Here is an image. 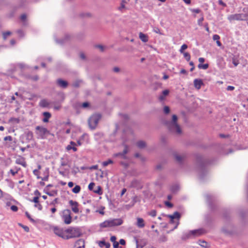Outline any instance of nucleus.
<instances>
[{
    "label": "nucleus",
    "mask_w": 248,
    "mask_h": 248,
    "mask_svg": "<svg viewBox=\"0 0 248 248\" xmlns=\"http://www.w3.org/2000/svg\"><path fill=\"white\" fill-rule=\"evenodd\" d=\"M177 121L178 117L176 115L173 114L171 120L165 121L163 124L171 133L180 135L182 134V131L180 125L177 123Z\"/></svg>",
    "instance_id": "obj_1"
},
{
    "label": "nucleus",
    "mask_w": 248,
    "mask_h": 248,
    "mask_svg": "<svg viewBox=\"0 0 248 248\" xmlns=\"http://www.w3.org/2000/svg\"><path fill=\"white\" fill-rule=\"evenodd\" d=\"M66 235L65 239H69L72 238L80 237L82 233L79 229L78 228L70 227L65 230Z\"/></svg>",
    "instance_id": "obj_2"
},
{
    "label": "nucleus",
    "mask_w": 248,
    "mask_h": 248,
    "mask_svg": "<svg viewBox=\"0 0 248 248\" xmlns=\"http://www.w3.org/2000/svg\"><path fill=\"white\" fill-rule=\"evenodd\" d=\"M123 223V220L121 218H116L111 220H108L100 223V226L101 228L111 227L121 225Z\"/></svg>",
    "instance_id": "obj_3"
},
{
    "label": "nucleus",
    "mask_w": 248,
    "mask_h": 248,
    "mask_svg": "<svg viewBox=\"0 0 248 248\" xmlns=\"http://www.w3.org/2000/svg\"><path fill=\"white\" fill-rule=\"evenodd\" d=\"M101 118V115L100 114H93L90 116L88 120L89 127L92 130L94 129Z\"/></svg>",
    "instance_id": "obj_4"
},
{
    "label": "nucleus",
    "mask_w": 248,
    "mask_h": 248,
    "mask_svg": "<svg viewBox=\"0 0 248 248\" xmlns=\"http://www.w3.org/2000/svg\"><path fill=\"white\" fill-rule=\"evenodd\" d=\"M35 133L37 135L38 139H44L47 135L50 134L49 131L43 126H37L35 127Z\"/></svg>",
    "instance_id": "obj_5"
},
{
    "label": "nucleus",
    "mask_w": 248,
    "mask_h": 248,
    "mask_svg": "<svg viewBox=\"0 0 248 248\" xmlns=\"http://www.w3.org/2000/svg\"><path fill=\"white\" fill-rule=\"evenodd\" d=\"M228 19L230 21L234 20H246L248 19V15L246 14H236L228 16Z\"/></svg>",
    "instance_id": "obj_6"
},
{
    "label": "nucleus",
    "mask_w": 248,
    "mask_h": 248,
    "mask_svg": "<svg viewBox=\"0 0 248 248\" xmlns=\"http://www.w3.org/2000/svg\"><path fill=\"white\" fill-rule=\"evenodd\" d=\"M62 216V219L65 224H69L72 221V217L71 216V211L69 209H65L63 211Z\"/></svg>",
    "instance_id": "obj_7"
},
{
    "label": "nucleus",
    "mask_w": 248,
    "mask_h": 248,
    "mask_svg": "<svg viewBox=\"0 0 248 248\" xmlns=\"http://www.w3.org/2000/svg\"><path fill=\"white\" fill-rule=\"evenodd\" d=\"M54 232L57 235L65 239V237H66L65 230L63 231L62 229L58 228V227H55L54 228Z\"/></svg>",
    "instance_id": "obj_8"
},
{
    "label": "nucleus",
    "mask_w": 248,
    "mask_h": 248,
    "mask_svg": "<svg viewBox=\"0 0 248 248\" xmlns=\"http://www.w3.org/2000/svg\"><path fill=\"white\" fill-rule=\"evenodd\" d=\"M205 233V231L203 229H199L191 231L192 237H196L202 235Z\"/></svg>",
    "instance_id": "obj_9"
},
{
    "label": "nucleus",
    "mask_w": 248,
    "mask_h": 248,
    "mask_svg": "<svg viewBox=\"0 0 248 248\" xmlns=\"http://www.w3.org/2000/svg\"><path fill=\"white\" fill-rule=\"evenodd\" d=\"M69 203L71 206V209L73 212L76 214L78 213L79 212L78 202L76 201L70 200L69 201Z\"/></svg>",
    "instance_id": "obj_10"
},
{
    "label": "nucleus",
    "mask_w": 248,
    "mask_h": 248,
    "mask_svg": "<svg viewBox=\"0 0 248 248\" xmlns=\"http://www.w3.org/2000/svg\"><path fill=\"white\" fill-rule=\"evenodd\" d=\"M124 149L122 153H118L114 155V156H121L123 159H126V156L125 155L128 152V146L126 144H124Z\"/></svg>",
    "instance_id": "obj_11"
},
{
    "label": "nucleus",
    "mask_w": 248,
    "mask_h": 248,
    "mask_svg": "<svg viewBox=\"0 0 248 248\" xmlns=\"http://www.w3.org/2000/svg\"><path fill=\"white\" fill-rule=\"evenodd\" d=\"M16 163L17 164L21 165L24 167H26L27 166V163L25 161V158L21 156H19L16 159Z\"/></svg>",
    "instance_id": "obj_12"
},
{
    "label": "nucleus",
    "mask_w": 248,
    "mask_h": 248,
    "mask_svg": "<svg viewBox=\"0 0 248 248\" xmlns=\"http://www.w3.org/2000/svg\"><path fill=\"white\" fill-rule=\"evenodd\" d=\"M193 83L195 88L197 90L201 89V86L204 84L202 80L201 79H194Z\"/></svg>",
    "instance_id": "obj_13"
},
{
    "label": "nucleus",
    "mask_w": 248,
    "mask_h": 248,
    "mask_svg": "<svg viewBox=\"0 0 248 248\" xmlns=\"http://www.w3.org/2000/svg\"><path fill=\"white\" fill-rule=\"evenodd\" d=\"M57 84L62 88H66L68 85V82L66 81L63 80L61 78L57 80Z\"/></svg>",
    "instance_id": "obj_14"
},
{
    "label": "nucleus",
    "mask_w": 248,
    "mask_h": 248,
    "mask_svg": "<svg viewBox=\"0 0 248 248\" xmlns=\"http://www.w3.org/2000/svg\"><path fill=\"white\" fill-rule=\"evenodd\" d=\"M168 217L170 219V221L172 222L174 219H179L180 214L178 212H175L172 215H168Z\"/></svg>",
    "instance_id": "obj_15"
},
{
    "label": "nucleus",
    "mask_w": 248,
    "mask_h": 248,
    "mask_svg": "<svg viewBox=\"0 0 248 248\" xmlns=\"http://www.w3.org/2000/svg\"><path fill=\"white\" fill-rule=\"evenodd\" d=\"M170 91L169 90H165L162 92V94L159 96L158 99L160 101H162L165 100V97L168 95Z\"/></svg>",
    "instance_id": "obj_16"
},
{
    "label": "nucleus",
    "mask_w": 248,
    "mask_h": 248,
    "mask_svg": "<svg viewBox=\"0 0 248 248\" xmlns=\"http://www.w3.org/2000/svg\"><path fill=\"white\" fill-rule=\"evenodd\" d=\"M137 222L136 225L140 228H143L145 226L144 221L143 218L140 217H138L137 218Z\"/></svg>",
    "instance_id": "obj_17"
},
{
    "label": "nucleus",
    "mask_w": 248,
    "mask_h": 248,
    "mask_svg": "<svg viewBox=\"0 0 248 248\" xmlns=\"http://www.w3.org/2000/svg\"><path fill=\"white\" fill-rule=\"evenodd\" d=\"M84 246H85V242H84V240L82 239H79L78 240L75 244V247H77L78 248H79V247L84 248Z\"/></svg>",
    "instance_id": "obj_18"
},
{
    "label": "nucleus",
    "mask_w": 248,
    "mask_h": 248,
    "mask_svg": "<svg viewBox=\"0 0 248 248\" xmlns=\"http://www.w3.org/2000/svg\"><path fill=\"white\" fill-rule=\"evenodd\" d=\"M44 118L42 120L43 122L44 123H47L48 122L49 119L51 117V114L48 112H44L43 113Z\"/></svg>",
    "instance_id": "obj_19"
},
{
    "label": "nucleus",
    "mask_w": 248,
    "mask_h": 248,
    "mask_svg": "<svg viewBox=\"0 0 248 248\" xmlns=\"http://www.w3.org/2000/svg\"><path fill=\"white\" fill-rule=\"evenodd\" d=\"M139 38L142 42L144 43H146L148 41V36L142 32H140L139 33Z\"/></svg>",
    "instance_id": "obj_20"
},
{
    "label": "nucleus",
    "mask_w": 248,
    "mask_h": 248,
    "mask_svg": "<svg viewBox=\"0 0 248 248\" xmlns=\"http://www.w3.org/2000/svg\"><path fill=\"white\" fill-rule=\"evenodd\" d=\"M98 245L99 247L101 248H102L105 246L106 248H109L110 247V244L109 243H106L104 241H99L98 243Z\"/></svg>",
    "instance_id": "obj_21"
},
{
    "label": "nucleus",
    "mask_w": 248,
    "mask_h": 248,
    "mask_svg": "<svg viewBox=\"0 0 248 248\" xmlns=\"http://www.w3.org/2000/svg\"><path fill=\"white\" fill-rule=\"evenodd\" d=\"M192 237V234L191 233V231L188 232L184 233L182 237V239L186 240L187 239L191 238Z\"/></svg>",
    "instance_id": "obj_22"
},
{
    "label": "nucleus",
    "mask_w": 248,
    "mask_h": 248,
    "mask_svg": "<svg viewBox=\"0 0 248 248\" xmlns=\"http://www.w3.org/2000/svg\"><path fill=\"white\" fill-rule=\"evenodd\" d=\"M137 145L139 148L142 149L146 147V143L143 140H140L137 142Z\"/></svg>",
    "instance_id": "obj_23"
},
{
    "label": "nucleus",
    "mask_w": 248,
    "mask_h": 248,
    "mask_svg": "<svg viewBox=\"0 0 248 248\" xmlns=\"http://www.w3.org/2000/svg\"><path fill=\"white\" fill-rule=\"evenodd\" d=\"M20 170V168L16 167L14 169H11L10 170V172L12 174L13 176H15L19 170Z\"/></svg>",
    "instance_id": "obj_24"
},
{
    "label": "nucleus",
    "mask_w": 248,
    "mask_h": 248,
    "mask_svg": "<svg viewBox=\"0 0 248 248\" xmlns=\"http://www.w3.org/2000/svg\"><path fill=\"white\" fill-rule=\"evenodd\" d=\"M198 244L201 247H203V248H208L209 247L207 243L204 240H199L198 241Z\"/></svg>",
    "instance_id": "obj_25"
},
{
    "label": "nucleus",
    "mask_w": 248,
    "mask_h": 248,
    "mask_svg": "<svg viewBox=\"0 0 248 248\" xmlns=\"http://www.w3.org/2000/svg\"><path fill=\"white\" fill-rule=\"evenodd\" d=\"M49 105L48 102L45 99L41 100L40 102V106L42 107H47Z\"/></svg>",
    "instance_id": "obj_26"
},
{
    "label": "nucleus",
    "mask_w": 248,
    "mask_h": 248,
    "mask_svg": "<svg viewBox=\"0 0 248 248\" xmlns=\"http://www.w3.org/2000/svg\"><path fill=\"white\" fill-rule=\"evenodd\" d=\"M9 122L13 124H18L20 122V120L19 118L12 117L9 119Z\"/></svg>",
    "instance_id": "obj_27"
},
{
    "label": "nucleus",
    "mask_w": 248,
    "mask_h": 248,
    "mask_svg": "<svg viewBox=\"0 0 248 248\" xmlns=\"http://www.w3.org/2000/svg\"><path fill=\"white\" fill-rule=\"evenodd\" d=\"M81 189V187L78 185H76L72 189V192L74 193H78Z\"/></svg>",
    "instance_id": "obj_28"
},
{
    "label": "nucleus",
    "mask_w": 248,
    "mask_h": 248,
    "mask_svg": "<svg viewBox=\"0 0 248 248\" xmlns=\"http://www.w3.org/2000/svg\"><path fill=\"white\" fill-rule=\"evenodd\" d=\"M198 67L199 69H207L208 67H209V65L207 63H205V64H202V63H199V65H198Z\"/></svg>",
    "instance_id": "obj_29"
},
{
    "label": "nucleus",
    "mask_w": 248,
    "mask_h": 248,
    "mask_svg": "<svg viewBox=\"0 0 248 248\" xmlns=\"http://www.w3.org/2000/svg\"><path fill=\"white\" fill-rule=\"evenodd\" d=\"M175 159L179 163H181L183 160L184 156L178 155H174Z\"/></svg>",
    "instance_id": "obj_30"
},
{
    "label": "nucleus",
    "mask_w": 248,
    "mask_h": 248,
    "mask_svg": "<svg viewBox=\"0 0 248 248\" xmlns=\"http://www.w3.org/2000/svg\"><path fill=\"white\" fill-rule=\"evenodd\" d=\"M93 192L95 193L101 195L102 194L101 187L100 186H97L96 189L93 190Z\"/></svg>",
    "instance_id": "obj_31"
},
{
    "label": "nucleus",
    "mask_w": 248,
    "mask_h": 248,
    "mask_svg": "<svg viewBox=\"0 0 248 248\" xmlns=\"http://www.w3.org/2000/svg\"><path fill=\"white\" fill-rule=\"evenodd\" d=\"M113 163V161L111 159H108L107 161H104L102 162V164L104 167H106L108 164H112Z\"/></svg>",
    "instance_id": "obj_32"
},
{
    "label": "nucleus",
    "mask_w": 248,
    "mask_h": 248,
    "mask_svg": "<svg viewBox=\"0 0 248 248\" xmlns=\"http://www.w3.org/2000/svg\"><path fill=\"white\" fill-rule=\"evenodd\" d=\"M164 113L166 114H169L170 112V108L168 106H165L163 108Z\"/></svg>",
    "instance_id": "obj_33"
},
{
    "label": "nucleus",
    "mask_w": 248,
    "mask_h": 248,
    "mask_svg": "<svg viewBox=\"0 0 248 248\" xmlns=\"http://www.w3.org/2000/svg\"><path fill=\"white\" fill-rule=\"evenodd\" d=\"M184 57L187 61H189L190 59V55L188 52H185L183 53Z\"/></svg>",
    "instance_id": "obj_34"
},
{
    "label": "nucleus",
    "mask_w": 248,
    "mask_h": 248,
    "mask_svg": "<svg viewBox=\"0 0 248 248\" xmlns=\"http://www.w3.org/2000/svg\"><path fill=\"white\" fill-rule=\"evenodd\" d=\"M187 48V46L186 44L183 45L181 46V48L180 49V53H184V50L186 49Z\"/></svg>",
    "instance_id": "obj_35"
},
{
    "label": "nucleus",
    "mask_w": 248,
    "mask_h": 248,
    "mask_svg": "<svg viewBox=\"0 0 248 248\" xmlns=\"http://www.w3.org/2000/svg\"><path fill=\"white\" fill-rule=\"evenodd\" d=\"M95 47L98 48L101 52H103L105 50V46L101 45H96L95 46Z\"/></svg>",
    "instance_id": "obj_36"
},
{
    "label": "nucleus",
    "mask_w": 248,
    "mask_h": 248,
    "mask_svg": "<svg viewBox=\"0 0 248 248\" xmlns=\"http://www.w3.org/2000/svg\"><path fill=\"white\" fill-rule=\"evenodd\" d=\"M71 145H73V146H75L76 145V143L73 142V141H71L70 142V145H68L67 147H66V149L69 151V150H70L72 149V147L71 146Z\"/></svg>",
    "instance_id": "obj_37"
},
{
    "label": "nucleus",
    "mask_w": 248,
    "mask_h": 248,
    "mask_svg": "<svg viewBox=\"0 0 248 248\" xmlns=\"http://www.w3.org/2000/svg\"><path fill=\"white\" fill-rule=\"evenodd\" d=\"M11 34V32L9 31L5 32L3 33V37L4 39H5L8 36Z\"/></svg>",
    "instance_id": "obj_38"
},
{
    "label": "nucleus",
    "mask_w": 248,
    "mask_h": 248,
    "mask_svg": "<svg viewBox=\"0 0 248 248\" xmlns=\"http://www.w3.org/2000/svg\"><path fill=\"white\" fill-rule=\"evenodd\" d=\"M126 3L125 0H122V2L121 6L119 8V10H122V9L125 8L124 3Z\"/></svg>",
    "instance_id": "obj_39"
},
{
    "label": "nucleus",
    "mask_w": 248,
    "mask_h": 248,
    "mask_svg": "<svg viewBox=\"0 0 248 248\" xmlns=\"http://www.w3.org/2000/svg\"><path fill=\"white\" fill-rule=\"evenodd\" d=\"M156 33L159 34L160 35H162L163 34L160 32V31L158 28H155L153 30Z\"/></svg>",
    "instance_id": "obj_40"
},
{
    "label": "nucleus",
    "mask_w": 248,
    "mask_h": 248,
    "mask_svg": "<svg viewBox=\"0 0 248 248\" xmlns=\"http://www.w3.org/2000/svg\"><path fill=\"white\" fill-rule=\"evenodd\" d=\"M156 212L155 210H152L149 213V215L153 217H154L156 216Z\"/></svg>",
    "instance_id": "obj_41"
},
{
    "label": "nucleus",
    "mask_w": 248,
    "mask_h": 248,
    "mask_svg": "<svg viewBox=\"0 0 248 248\" xmlns=\"http://www.w3.org/2000/svg\"><path fill=\"white\" fill-rule=\"evenodd\" d=\"M25 214H26V215L27 217H28V218H29V219L31 221V222H35L34 220L32 218H31V217L30 215L29 214V213H28V212H26L25 213Z\"/></svg>",
    "instance_id": "obj_42"
},
{
    "label": "nucleus",
    "mask_w": 248,
    "mask_h": 248,
    "mask_svg": "<svg viewBox=\"0 0 248 248\" xmlns=\"http://www.w3.org/2000/svg\"><path fill=\"white\" fill-rule=\"evenodd\" d=\"M94 186H95V184L94 183L92 182V183H90V184L88 186L89 189L90 190H92Z\"/></svg>",
    "instance_id": "obj_43"
},
{
    "label": "nucleus",
    "mask_w": 248,
    "mask_h": 248,
    "mask_svg": "<svg viewBox=\"0 0 248 248\" xmlns=\"http://www.w3.org/2000/svg\"><path fill=\"white\" fill-rule=\"evenodd\" d=\"M165 204L169 208H171L173 207V204L169 202H165Z\"/></svg>",
    "instance_id": "obj_44"
},
{
    "label": "nucleus",
    "mask_w": 248,
    "mask_h": 248,
    "mask_svg": "<svg viewBox=\"0 0 248 248\" xmlns=\"http://www.w3.org/2000/svg\"><path fill=\"white\" fill-rule=\"evenodd\" d=\"M10 208L14 212H16L18 210V207L16 205H12Z\"/></svg>",
    "instance_id": "obj_45"
},
{
    "label": "nucleus",
    "mask_w": 248,
    "mask_h": 248,
    "mask_svg": "<svg viewBox=\"0 0 248 248\" xmlns=\"http://www.w3.org/2000/svg\"><path fill=\"white\" fill-rule=\"evenodd\" d=\"M220 38V37L219 35H217V34H215L213 35V39L214 40H216V41H218V40Z\"/></svg>",
    "instance_id": "obj_46"
},
{
    "label": "nucleus",
    "mask_w": 248,
    "mask_h": 248,
    "mask_svg": "<svg viewBox=\"0 0 248 248\" xmlns=\"http://www.w3.org/2000/svg\"><path fill=\"white\" fill-rule=\"evenodd\" d=\"M23 229L26 232H28L29 231V228L27 226H24L21 224H19Z\"/></svg>",
    "instance_id": "obj_47"
},
{
    "label": "nucleus",
    "mask_w": 248,
    "mask_h": 248,
    "mask_svg": "<svg viewBox=\"0 0 248 248\" xmlns=\"http://www.w3.org/2000/svg\"><path fill=\"white\" fill-rule=\"evenodd\" d=\"M232 63L235 66H236L239 64V62L237 60H236L235 59H232Z\"/></svg>",
    "instance_id": "obj_48"
},
{
    "label": "nucleus",
    "mask_w": 248,
    "mask_h": 248,
    "mask_svg": "<svg viewBox=\"0 0 248 248\" xmlns=\"http://www.w3.org/2000/svg\"><path fill=\"white\" fill-rule=\"evenodd\" d=\"M82 108H85L89 106V103L88 102H84L81 105Z\"/></svg>",
    "instance_id": "obj_49"
},
{
    "label": "nucleus",
    "mask_w": 248,
    "mask_h": 248,
    "mask_svg": "<svg viewBox=\"0 0 248 248\" xmlns=\"http://www.w3.org/2000/svg\"><path fill=\"white\" fill-rule=\"evenodd\" d=\"M34 206H35V207L38 208V209L39 210H41L42 209V206L40 203H37L36 204H35Z\"/></svg>",
    "instance_id": "obj_50"
},
{
    "label": "nucleus",
    "mask_w": 248,
    "mask_h": 248,
    "mask_svg": "<svg viewBox=\"0 0 248 248\" xmlns=\"http://www.w3.org/2000/svg\"><path fill=\"white\" fill-rule=\"evenodd\" d=\"M160 240L162 242H165L167 241V238L165 236H162L160 237Z\"/></svg>",
    "instance_id": "obj_51"
},
{
    "label": "nucleus",
    "mask_w": 248,
    "mask_h": 248,
    "mask_svg": "<svg viewBox=\"0 0 248 248\" xmlns=\"http://www.w3.org/2000/svg\"><path fill=\"white\" fill-rule=\"evenodd\" d=\"M80 82L78 81L74 82L73 84V86L75 87H78L79 86Z\"/></svg>",
    "instance_id": "obj_52"
},
{
    "label": "nucleus",
    "mask_w": 248,
    "mask_h": 248,
    "mask_svg": "<svg viewBox=\"0 0 248 248\" xmlns=\"http://www.w3.org/2000/svg\"><path fill=\"white\" fill-rule=\"evenodd\" d=\"M203 21V17H202L201 18H200L198 20V23L199 25L201 26Z\"/></svg>",
    "instance_id": "obj_53"
},
{
    "label": "nucleus",
    "mask_w": 248,
    "mask_h": 248,
    "mask_svg": "<svg viewBox=\"0 0 248 248\" xmlns=\"http://www.w3.org/2000/svg\"><path fill=\"white\" fill-rule=\"evenodd\" d=\"M33 202L36 203L39 202V197L38 196L33 198Z\"/></svg>",
    "instance_id": "obj_54"
},
{
    "label": "nucleus",
    "mask_w": 248,
    "mask_h": 248,
    "mask_svg": "<svg viewBox=\"0 0 248 248\" xmlns=\"http://www.w3.org/2000/svg\"><path fill=\"white\" fill-rule=\"evenodd\" d=\"M191 11L195 13H199L201 12V10L199 9H191Z\"/></svg>",
    "instance_id": "obj_55"
},
{
    "label": "nucleus",
    "mask_w": 248,
    "mask_h": 248,
    "mask_svg": "<svg viewBox=\"0 0 248 248\" xmlns=\"http://www.w3.org/2000/svg\"><path fill=\"white\" fill-rule=\"evenodd\" d=\"M27 18V16L25 14H23L21 16L20 18L22 21H25Z\"/></svg>",
    "instance_id": "obj_56"
},
{
    "label": "nucleus",
    "mask_w": 248,
    "mask_h": 248,
    "mask_svg": "<svg viewBox=\"0 0 248 248\" xmlns=\"http://www.w3.org/2000/svg\"><path fill=\"white\" fill-rule=\"evenodd\" d=\"M12 137L10 136H6L4 138V140L5 141H6V140H9V141H11L12 140Z\"/></svg>",
    "instance_id": "obj_57"
},
{
    "label": "nucleus",
    "mask_w": 248,
    "mask_h": 248,
    "mask_svg": "<svg viewBox=\"0 0 248 248\" xmlns=\"http://www.w3.org/2000/svg\"><path fill=\"white\" fill-rule=\"evenodd\" d=\"M234 89V87L233 86H228L227 87V91H232Z\"/></svg>",
    "instance_id": "obj_58"
},
{
    "label": "nucleus",
    "mask_w": 248,
    "mask_h": 248,
    "mask_svg": "<svg viewBox=\"0 0 248 248\" xmlns=\"http://www.w3.org/2000/svg\"><path fill=\"white\" fill-rule=\"evenodd\" d=\"M113 71L114 72L118 73L120 71V68L118 67H115L113 68Z\"/></svg>",
    "instance_id": "obj_59"
},
{
    "label": "nucleus",
    "mask_w": 248,
    "mask_h": 248,
    "mask_svg": "<svg viewBox=\"0 0 248 248\" xmlns=\"http://www.w3.org/2000/svg\"><path fill=\"white\" fill-rule=\"evenodd\" d=\"M218 3L219 4L221 5L224 7H225L226 6V4L225 3H224L222 0H219Z\"/></svg>",
    "instance_id": "obj_60"
},
{
    "label": "nucleus",
    "mask_w": 248,
    "mask_h": 248,
    "mask_svg": "<svg viewBox=\"0 0 248 248\" xmlns=\"http://www.w3.org/2000/svg\"><path fill=\"white\" fill-rule=\"evenodd\" d=\"M80 58L82 60H85L86 58L85 55L84 53H81L79 55Z\"/></svg>",
    "instance_id": "obj_61"
},
{
    "label": "nucleus",
    "mask_w": 248,
    "mask_h": 248,
    "mask_svg": "<svg viewBox=\"0 0 248 248\" xmlns=\"http://www.w3.org/2000/svg\"><path fill=\"white\" fill-rule=\"evenodd\" d=\"M189 65H192V67L190 68V71H192L194 70V66L193 62H189Z\"/></svg>",
    "instance_id": "obj_62"
},
{
    "label": "nucleus",
    "mask_w": 248,
    "mask_h": 248,
    "mask_svg": "<svg viewBox=\"0 0 248 248\" xmlns=\"http://www.w3.org/2000/svg\"><path fill=\"white\" fill-rule=\"evenodd\" d=\"M113 247L114 248H118L119 243L117 242H114V243H113Z\"/></svg>",
    "instance_id": "obj_63"
},
{
    "label": "nucleus",
    "mask_w": 248,
    "mask_h": 248,
    "mask_svg": "<svg viewBox=\"0 0 248 248\" xmlns=\"http://www.w3.org/2000/svg\"><path fill=\"white\" fill-rule=\"evenodd\" d=\"M116 238L115 236H112L110 237V241L111 242H113V243H114V242H116Z\"/></svg>",
    "instance_id": "obj_64"
}]
</instances>
